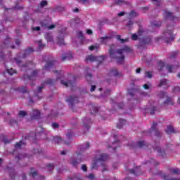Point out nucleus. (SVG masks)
<instances>
[{"instance_id": "f257e3e1", "label": "nucleus", "mask_w": 180, "mask_h": 180, "mask_svg": "<svg viewBox=\"0 0 180 180\" xmlns=\"http://www.w3.org/2000/svg\"><path fill=\"white\" fill-rule=\"evenodd\" d=\"M129 46H124L123 49L115 51L114 49H110V56L111 58H115L117 64H123L124 61V53L130 51Z\"/></svg>"}, {"instance_id": "f03ea898", "label": "nucleus", "mask_w": 180, "mask_h": 180, "mask_svg": "<svg viewBox=\"0 0 180 180\" xmlns=\"http://www.w3.org/2000/svg\"><path fill=\"white\" fill-rule=\"evenodd\" d=\"M109 158V155L106 153H102L98 152V154L96 156V160L91 164V169H98V163L99 161H106Z\"/></svg>"}, {"instance_id": "7ed1b4c3", "label": "nucleus", "mask_w": 180, "mask_h": 180, "mask_svg": "<svg viewBox=\"0 0 180 180\" xmlns=\"http://www.w3.org/2000/svg\"><path fill=\"white\" fill-rule=\"evenodd\" d=\"M174 30V27L167 26V30L164 32L163 39L166 43H170V41H174L175 39V35L172 33V30Z\"/></svg>"}, {"instance_id": "20e7f679", "label": "nucleus", "mask_w": 180, "mask_h": 180, "mask_svg": "<svg viewBox=\"0 0 180 180\" xmlns=\"http://www.w3.org/2000/svg\"><path fill=\"white\" fill-rule=\"evenodd\" d=\"M91 123H92V121L90 118H84L83 120V125L82 128L84 129L83 133H86V131H89V129H91Z\"/></svg>"}, {"instance_id": "39448f33", "label": "nucleus", "mask_w": 180, "mask_h": 180, "mask_svg": "<svg viewBox=\"0 0 180 180\" xmlns=\"http://www.w3.org/2000/svg\"><path fill=\"white\" fill-rule=\"evenodd\" d=\"M77 160L74 159V158H72L70 159V164H72V165H73V167H77V165H78V164H79V162H82V161H84L85 159L84 158V156L82 155H77Z\"/></svg>"}, {"instance_id": "423d86ee", "label": "nucleus", "mask_w": 180, "mask_h": 180, "mask_svg": "<svg viewBox=\"0 0 180 180\" xmlns=\"http://www.w3.org/2000/svg\"><path fill=\"white\" fill-rule=\"evenodd\" d=\"M179 67H180V63H177L174 65L168 64L166 66V69L167 70L168 72H176V70Z\"/></svg>"}, {"instance_id": "0eeeda50", "label": "nucleus", "mask_w": 180, "mask_h": 180, "mask_svg": "<svg viewBox=\"0 0 180 180\" xmlns=\"http://www.w3.org/2000/svg\"><path fill=\"white\" fill-rule=\"evenodd\" d=\"M41 27H44V29H49V30H51L56 27V25H51L49 23V20H44V21L41 22Z\"/></svg>"}, {"instance_id": "6e6552de", "label": "nucleus", "mask_w": 180, "mask_h": 180, "mask_svg": "<svg viewBox=\"0 0 180 180\" xmlns=\"http://www.w3.org/2000/svg\"><path fill=\"white\" fill-rule=\"evenodd\" d=\"M66 102H68L70 106H72L74 103H78V97L71 96Z\"/></svg>"}, {"instance_id": "1a4fd4ad", "label": "nucleus", "mask_w": 180, "mask_h": 180, "mask_svg": "<svg viewBox=\"0 0 180 180\" xmlns=\"http://www.w3.org/2000/svg\"><path fill=\"white\" fill-rule=\"evenodd\" d=\"M151 43V38L150 37H144L140 39L139 44L140 46H146V44H150Z\"/></svg>"}, {"instance_id": "9d476101", "label": "nucleus", "mask_w": 180, "mask_h": 180, "mask_svg": "<svg viewBox=\"0 0 180 180\" xmlns=\"http://www.w3.org/2000/svg\"><path fill=\"white\" fill-rule=\"evenodd\" d=\"M164 18L165 19H170V20L172 19H175L174 13L167 11H164Z\"/></svg>"}, {"instance_id": "9b49d317", "label": "nucleus", "mask_w": 180, "mask_h": 180, "mask_svg": "<svg viewBox=\"0 0 180 180\" xmlns=\"http://www.w3.org/2000/svg\"><path fill=\"white\" fill-rule=\"evenodd\" d=\"M58 44H59V46H65V44L64 43V34L63 33H60L58 36Z\"/></svg>"}, {"instance_id": "f8f14e48", "label": "nucleus", "mask_w": 180, "mask_h": 180, "mask_svg": "<svg viewBox=\"0 0 180 180\" xmlns=\"http://www.w3.org/2000/svg\"><path fill=\"white\" fill-rule=\"evenodd\" d=\"M30 115L32 119H39L40 117V111L39 110H33Z\"/></svg>"}, {"instance_id": "ddd939ff", "label": "nucleus", "mask_w": 180, "mask_h": 180, "mask_svg": "<svg viewBox=\"0 0 180 180\" xmlns=\"http://www.w3.org/2000/svg\"><path fill=\"white\" fill-rule=\"evenodd\" d=\"M72 58V53L70 52L62 56V61H67Z\"/></svg>"}, {"instance_id": "4468645a", "label": "nucleus", "mask_w": 180, "mask_h": 180, "mask_svg": "<svg viewBox=\"0 0 180 180\" xmlns=\"http://www.w3.org/2000/svg\"><path fill=\"white\" fill-rule=\"evenodd\" d=\"M111 39H112L111 35L101 37V40L102 44H106V43H108V41H109V40H110Z\"/></svg>"}, {"instance_id": "2eb2a0df", "label": "nucleus", "mask_w": 180, "mask_h": 180, "mask_svg": "<svg viewBox=\"0 0 180 180\" xmlns=\"http://www.w3.org/2000/svg\"><path fill=\"white\" fill-rule=\"evenodd\" d=\"M31 53H33V48H28L27 50L25 51L23 56H22V58H26L29 54Z\"/></svg>"}, {"instance_id": "dca6fc26", "label": "nucleus", "mask_w": 180, "mask_h": 180, "mask_svg": "<svg viewBox=\"0 0 180 180\" xmlns=\"http://www.w3.org/2000/svg\"><path fill=\"white\" fill-rule=\"evenodd\" d=\"M60 84H62V85H64V86H74V83H72V82L70 81V82H65L64 80H60Z\"/></svg>"}, {"instance_id": "f3484780", "label": "nucleus", "mask_w": 180, "mask_h": 180, "mask_svg": "<svg viewBox=\"0 0 180 180\" xmlns=\"http://www.w3.org/2000/svg\"><path fill=\"white\" fill-rule=\"evenodd\" d=\"M44 37L47 41H49V42L53 41V35L51 34V33H48V32L45 33Z\"/></svg>"}, {"instance_id": "a211bd4d", "label": "nucleus", "mask_w": 180, "mask_h": 180, "mask_svg": "<svg viewBox=\"0 0 180 180\" xmlns=\"http://www.w3.org/2000/svg\"><path fill=\"white\" fill-rule=\"evenodd\" d=\"M54 64H56V61H54V60L50 61V62H47L46 65L44 68V70H47L49 68H51V67H53V65H54Z\"/></svg>"}, {"instance_id": "6ab92c4d", "label": "nucleus", "mask_w": 180, "mask_h": 180, "mask_svg": "<svg viewBox=\"0 0 180 180\" xmlns=\"http://www.w3.org/2000/svg\"><path fill=\"white\" fill-rule=\"evenodd\" d=\"M166 133H167V134H171V133H176V131H175L174 127L169 125L166 129Z\"/></svg>"}, {"instance_id": "aec40b11", "label": "nucleus", "mask_w": 180, "mask_h": 180, "mask_svg": "<svg viewBox=\"0 0 180 180\" xmlns=\"http://www.w3.org/2000/svg\"><path fill=\"white\" fill-rule=\"evenodd\" d=\"M86 63H88V61H90V62H94V61H96V56H94L93 55H90L89 56H87L86 58V60H85Z\"/></svg>"}, {"instance_id": "412c9836", "label": "nucleus", "mask_w": 180, "mask_h": 180, "mask_svg": "<svg viewBox=\"0 0 180 180\" xmlns=\"http://www.w3.org/2000/svg\"><path fill=\"white\" fill-rule=\"evenodd\" d=\"M157 123H153V125L151 126V130H153L155 131V136H160V132H158V131H157L156 128H157Z\"/></svg>"}, {"instance_id": "4be33fe9", "label": "nucleus", "mask_w": 180, "mask_h": 180, "mask_svg": "<svg viewBox=\"0 0 180 180\" xmlns=\"http://www.w3.org/2000/svg\"><path fill=\"white\" fill-rule=\"evenodd\" d=\"M123 124H126V120L120 119L119 123L117 124V129H122Z\"/></svg>"}, {"instance_id": "5701e85b", "label": "nucleus", "mask_w": 180, "mask_h": 180, "mask_svg": "<svg viewBox=\"0 0 180 180\" xmlns=\"http://www.w3.org/2000/svg\"><path fill=\"white\" fill-rule=\"evenodd\" d=\"M37 76V70H33L32 75L30 76H27V78L30 80L34 79V78Z\"/></svg>"}, {"instance_id": "b1692460", "label": "nucleus", "mask_w": 180, "mask_h": 180, "mask_svg": "<svg viewBox=\"0 0 180 180\" xmlns=\"http://www.w3.org/2000/svg\"><path fill=\"white\" fill-rule=\"evenodd\" d=\"M141 34V30H139L138 32V34H133L131 35L132 40H137L139 39V37H140Z\"/></svg>"}, {"instance_id": "393cba45", "label": "nucleus", "mask_w": 180, "mask_h": 180, "mask_svg": "<svg viewBox=\"0 0 180 180\" xmlns=\"http://www.w3.org/2000/svg\"><path fill=\"white\" fill-rule=\"evenodd\" d=\"M109 75H112L113 77H117V75H119V72H117V70L116 69H112L110 71Z\"/></svg>"}, {"instance_id": "a878e982", "label": "nucleus", "mask_w": 180, "mask_h": 180, "mask_svg": "<svg viewBox=\"0 0 180 180\" xmlns=\"http://www.w3.org/2000/svg\"><path fill=\"white\" fill-rule=\"evenodd\" d=\"M161 25H162L161 21H153V22H151V25L153 26L154 27H160Z\"/></svg>"}, {"instance_id": "bb28decb", "label": "nucleus", "mask_w": 180, "mask_h": 180, "mask_svg": "<svg viewBox=\"0 0 180 180\" xmlns=\"http://www.w3.org/2000/svg\"><path fill=\"white\" fill-rule=\"evenodd\" d=\"M103 60H105V57L103 56H96V61H97L98 64L103 63Z\"/></svg>"}, {"instance_id": "cd10ccee", "label": "nucleus", "mask_w": 180, "mask_h": 180, "mask_svg": "<svg viewBox=\"0 0 180 180\" xmlns=\"http://www.w3.org/2000/svg\"><path fill=\"white\" fill-rule=\"evenodd\" d=\"M89 143L86 142L84 145L82 146L81 151H85V150H88L90 147Z\"/></svg>"}, {"instance_id": "c85d7f7f", "label": "nucleus", "mask_w": 180, "mask_h": 180, "mask_svg": "<svg viewBox=\"0 0 180 180\" xmlns=\"http://www.w3.org/2000/svg\"><path fill=\"white\" fill-rule=\"evenodd\" d=\"M155 110H157V108L155 107L147 108V112H148L150 115H154V112H155Z\"/></svg>"}, {"instance_id": "c756f323", "label": "nucleus", "mask_w": 180, "mask_h": 180, "mask_svg": "<svg viewBox=\"0 0 180 180\" xmlns=\"http://www.w3.org/2000/svg\"><path fill=\"white\" fill-rule=\"evenodd\" d=\"M90 109H91V113L92 115H95L98 110V108L97 107H93L92 105H90Z\"/></svg>"}, {"instance_id": "7c9ffc66", "label": "nucleus", "mask_w": 180, "mask_h": 180, "mask_svg": "<svg viewBox=\"0 0 180 180\" xmlns=\"http://www.w3.org/2000/svg\"><path fill=\"white\" fill-rule=\"evenodd\" d=\"M9 44V39H7L4 41L2 45H1V49H6Z\"/></svg>"}, {"instance_id": "2f4dec72", "label": "nucleus", "mask_w": 180, "mask_h": 180, "mask_svg": "<svg viewBox=\"0 0 180 180\" xmlns=\"http://www.w3.org/2000/svg\"><path fill=\"white\" fill-rule=\"evenodd\" d=\"M53 141L56 144H60V143H61V141H62V139L60 138V136H55L53 138Z\"/></svg>"}, {"instance_id": "473e14b6", "label": "nucleus", "mask_w": 180, "mask_h": 180, "mask_svg": "<svg viewBox=\"0 0 180 180\" xmlns=\"http://www.w3.org/2000/svg\"><path fill=\"white\" fill-rule=\"evenodd\" d=\"M22 146H25V142H23V141H21L15 144V148H21V147H22Z\"/></svg>"}, {"instance_id": "72a5a7b5", "label": "nucleus", "mask_w": 180, "mask_h": 180, "mask_svg": "<svg viewBox=\"0 0 180 180\" xmlns=\"http://www.w3.org/2000/svg\"><path fill=\"white\" fill-rule=\"evenodd\" d=\"M108 171V166L105 163H101V172H105Z\"/></svg>"}, {"instance_id": "f704fd0d", "label": "nucleus", "mask_w": 180, "mask_h": 180, "mask_svg": "<svg viewBox=\"0 0 180 180\" xmlns=\"http://www.w3.org/2000/svg\"><path fill=\"white\" fill-rule=\"evenodd\" d=\"M172 105V98L167 97V100L165 101V105Z\"/></svg>"}, {"instance_id": "c9c22d12", "label": "nucleus", "mask_w": 180, "mask_h": 180, "mask_svg": "<svg viewBox=\"0 0 180 180\" xmlns=\"http://www.w3.org/2000/svg\"><path fill=\"white\" fill-rule=\"evenodd\" d=\"M165 85H167V79H163L160 80V82L159 84V86H164Z\"/></svg>"}, {"instance_id": "e433bc0d", "label": "nucleus", "mask_w": 180, "mask_h": 180, "mask_svg": "<svg viewBox=\"0 0 180 180\" xmlns=\"http://www.w3.org/2000/svg\"><path fill=\"white\" fill-rule=\"evenodd\" d=\"M7 72L9 74V75H13V74H16V70L11 68V69H7Z\"/></svg>"}, {"instance_id": "4c0bfd02", "label": "nucleus", "mask_w": 180, "mask_h": 180, "mask_svg": "<svg viewBox=\"0 0 180 180\" xmlns=\"http://www.w3.org/2000/svg\"><path fill=\"white\" fill-rule=\"evenodd\" d=\"M18 91L19 92H22V94H26V92H27V91L26 90V87L25 86L18 88Z\"/></svg>"}, {"instance_id": "58836bf2", "label": "nucleus", "mask_w": 180, "mask_h": 180, "mask_svg": "<svg viewBox=\"0 0 180 180\" xmlns=\"http://www.w3.org/2000/svg\"><path fill=\"white\" fill-rule=\"evenodd\" d=\"M116 38H117V40H120V41H121V43H124V41H128L127 39H122L120 37V35H117Z\"/></svg>"}, {"instance_id": "ea45409f", "label": "nucleus", "mask_w": 180, "mask_h": 180, "mask_svg": "<svg viewBox=\"0 0 180 180\" xmlns=\"http://www.w3.org/2000/svg\"><path fill=\"white\" fill-rule=\"evenodd\" d=\"M79 4H82L83 5H86V4H89V0H77Z\"/></svg>"}, {"instance_id": "a19ab883", "label": "nucleus", "mask_w": 180, "mask_h": 180, "mask_svg": "<svg viewBox=\"0 0 180 180\" xmlns=\"http://www.w3.org/2000/svg\"><path fill=\"white\" fill-rule=\"evenodd\" d=\"M159 98H167V94L165 92L163 91H160L158 94Z\"/></svg>"}, {"instance_id": "79ce46f5", "label": "nucleus", "mask_w": 180, "mask_h": 180, "mask_svg": "<svg viewBox=\"0 0 180 180\" xmlns=\"http://www.w3.org/2000/svg\"><path fill=\"white\" fill-rule=\"evenodd\" d=\"M114 2L116 4V5H122L124 4V0H114Z\"/></svg>"}, {"instance_id": "37998d69", "label": "nucleus", "mask_w": 180, "mask_h": 180, "mask_svg": "<svg viewBox=\"0 0 180 180\" xmlns=\"http://www.w3.org/2000/svg\"><path fill=\"white\" fill-rule=\"evenodd\" d=\"M171 172H172V174H180V170L178 168L172 169Z\"/></svg>"}, {"instance_id": "c03bdc74", "label": "nucleus", "mask_w": 180, "mask_h": 180, "mask_svg": "<svg viewBox=\"0 0 180 180\" xmlns=\"http://www.w3.org/2000/svg\"><path fill=\"white\" fill-rule=\"evenodd\" d=\"M47 169L49 171H53L54 169V165L53 164H49L47 165Z\"/></svg>"}, {"instance_id": "a18cd8bd", "label": "nucleus", "mask_w": 180, "mask_h": 180, "mask_svg": "<svg viewBox=\"0 0 180 180\" xmlns=\"http://www.w3.org/2000/svg\"><path fill=\"white\" fill-rule=\"evenodd\" d=\"M155 150L158 151L159 153V154H161L162 153H164V150H162V149H161V147H160V146L155 147Z\"/></svg>"}, {"instance_id": "49530a36", "label": "nucleus", "mask_w": 180, "mask_h": 180, "mask_svg": "<svg viewBox=\"0 0 180 180\" xmlns=\"http://www.w3.org/2000/svg\"><path fill=\"white\" fill-rule=\"evenodd\" d=\"M137 146L138 147H143V146H146V141H139L137 143Z\"/></svg>"}, {"instance_id": "de8ad7c7", "label": "nucleus", "mask_w": 180, "mask_h": 180, "mask_svg": "<svg viewBox=\"0 0 180 180\" xmlns=\"http://www.w3.org/2000/svg\"><path fill=\"white\" fill-rule=\"evenodd\" d=\"M162 178L164 180H169V176L167 175H163ZM170 180H180L179 179H172Z\"/></svg>"}, {"instance_id": "09e8293b", "label": "nucleus", "mask_w": 180, "mask_h": 180, "mask_svg": "<svg viewBox=\"0 0 180 180\" xmlns=\"http://www.w3.org/2000/svg\"><path fill=\"white\" fill-rule=\"evenodd\" d=\"M38 46L39 49H43L46 45H44L41 40L38 41Z\"/></svg>"}, {"instance_id": "8fccbe9b", "label": "nucleus", "mask_w": 180, "mask_h": 180, "mask_svg": "<svg viewBox=\"0 0 180 180\" xmlns=\"http://www.w3.org/2000/svg\"><path fill=\"white\" fill-rule=\"evenodd\" d=\"M164 67V62L160 61L158 63V70H162V68Z\"/></svg>"}, {"instance_id": "3c124183", "label": "nucleus", "mask_w": 180, "mask_h": 180, "mask_svg": "<svg viewBox=\"0 0 180 180\" xmlns=\"http://www.w3.org/2000/svg\"><path fill=\"white\" fill-rule=\"evenodd\" d=\"M129 16H131V18H134L137 16V13H136L134 11H131V13H129Z\"/></svg>"}, {"instance_id": "603ef678", "label": "nucleus", "mask_w": 180, "mask_h": 180, "mask_svg": "<svg viewBox=\"0 0 180 180\" xmlns=\"http://www.w3.org/2000/svg\"><path fill=\"white\" fill-rule=\"evenodd\" d=\"M19 116H20L21 117H24V116H26V112L25 111H20L18 113Z\"/></svg>"}, {"instance_id": "864d4df0", "label": "nucleus", "mask_w": 180, "mask_h": 180, "mask_svg": "<svg viewBox=\"0 0 180 180\" xmlns=\"http://www.w3.org/2000/svg\"><path fill=\"white\" fill-rule=\"evenodd\" d=\"M146 78H152L153 75L151 74V72H146Z\"/></svg>"}, {"instance_id": "5fc2aeb1", "label": "nucleus", "mask_w": 180, "mask_h": 180, "mask_svg": "<svg viewBox=\"0 0 180 180\" xmlns=\"http://www.w3.org/2000/svg\"><path fill=\"white\" fill-rule=\"evenodd\" d=\"M169 57V58H175L176 57V53L173 52L170 53Z\"/></svg>"}, {"instance_id": "6e6d98bb", "label": "nucleus", "mask_w": 180, "mask_h": 180, "mask_svg": "<svg viewBox=\"0 0 180 180\" xmlns=\"http://www.w3.org/2000/svg\"><path fill=\"white\" fill-rule=\"evenodd\" d=\"M86 178H88V179H94V178H95V176L94 175V174H90L88 176H86Z\"/></svg>"}, {"instance_id": "4d7b16f0", "label": "nucleus", "mask_w": 180, "mask_h": 180, "mask_svg": "<svg viewBox=\"0 0 180 180\" xmlns=\"http://www.w3.org/2000/svg\"><path fill=\"white\" fill-rule=\"evenodd\" d=\"M127 26L129 27V29L131 28V27L133 26V21L129 20V22L127 24Z\"/></svg>"}, {"instance_id": "13d9d810", "label": "nucleus", "mask_w": 180, "mask_h": 180, "mask_svg": "<svg viewBox=\"0 0 180 180\" xmlns=\"http://www.w3.org/2000/svg\"><path fill=\"white\" fill-rule=\"evenodd\" d=\"M173 92H180V87L176 86L173 89Z\"/></svg>"}, {"instance_id": "bf43d9fd", "label": "nucleus", "mask_w": 180, "mask_h": 180, "mask_svg": "<svg viewBox=\"0 0 180 180\" xmlns=\"http://www.w3.org/2000/svg\"><path fill=\"white\" fill-rule=\"evenodd\" d=\"M41 8H43L44 6H46V5H47V1H42L40 4Z\"/></svg>"}, {"instance_id": "052dcab7", "label": "nucleus", "mask_w": 180, "mask_h": 180, "mask_svg": "<svg viewBox=\"0 0 180 180\" xmlns=\"http://www.w3.org/2000/svg\"><path fill=\"white\" fill-rule=\"evenodd\" d=\"M32 29V30L37 31V32H40V30H41L40 27H34Z\"/></svg>"}, {"instance_id": "680f3d73", "label": "nucleus", "mask_w": 180, "mask_h": 180, "mask_svg": "<svg viewBox=\"0 0 180 180\" xmlns=\"http://www.w3.org/2000/svg\"><path fill=\"white\" fill-rule=\"evenodd\" d=\"M44 89V84H41L39 88H38V92H41V90Z\"/></svg>"}, {"instance_id": "e2e57ef3", "label": "nucleus", "mask_w": 180, "mask_h": 180, "mask_svg": "<svg viewBox=\"0 0 180 180\" xmlns=\"http://www.w3.org/2000/svg\"><path fill=\"white\" fill-rule=\"evenodd\" d=\"M77 36H78V37H84V34L82 33V32L79 31L77 32Z\"/></svg>"}, {"instance_id": "0e129e2a", "label": "nucleus", "mask_w": 180, "mask_h": 180, "mask_svg": "<svg viewBox=\"0 0 180 180\" xmlns=\"http://www.w3.org/2000/svg\"><path fill=\"white\" fill-rule=\"evenodd\" d=\"M52 127H53V129H58V124H57V123H53V124H52Z\"/></svg>"}, {"instance_id": "69168bd1", "label": "nucleus", "mask_w": 180, "mask_h": 180, "mask_svg": "<svg viewBox=\"0 0 180 180\" xmlns=\"http://www.w3.org/2000/svg\"><path fill=\"white\" fill-rule=\"evenodd\" d=\"M14 60L18 64V65H20V60H19L17 58H14Z\"/></svg>"}, {"instance_id": "338daca9", "label": "nucleus", "mask_w": 180, "mask_h": 180, "mask_svg": "<svg viewBox=\"0 0 180 180\" xmlns=\"http://www.w3.org/2000/svg\"><path fill=\"white\" fill-rule=\"evenodd\" d=\"M31 174H32L33 178H36V175H37V172L31 171Z\"/></svg>"}, {"instance_id": "774afa93", "label": "nucleus", "mask_w": 180, "mask_h": 180, "mask_svg": "<svg viewBox=\"0 0 180 180\" xmlns=\"http://www.w3.org/2000/svg\"><path fill=\"white\" fill-rule=\"evenodd\" d=\"M128 94L130 95V96H133V89L128 90Z\"/></svg>"}]
</instances>
